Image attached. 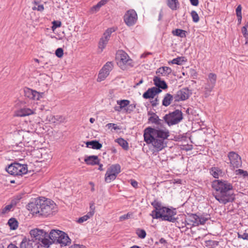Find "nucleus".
Listing matches in <instances>:
<instances>
[{
    "mask_svg": "<svg viewBox=\"0 0 248 248\" xmlns=\"http://www.w3.org/2000/svg\"><path fill=\"white\" fill-rule=\"evenodd\" d=\"M212 187L215 190L213 195L220 203L226 204L231 202L233 198L229 193L232 189V186L228 182L219 180H215L212 183Z\"/></svg>",
    "mask_w": 248,
    "mask_h": 248,
    "instance_id": "obj_1",
    "label": "nucleus"
},
{
    "mask_svg": "<svg viewBox=\"0 0 248 248\" xmlns=\"http://www.w3.org/2000/svg\"><path fill=\"white\" fill-rule=\"evenodd\" d=\"M56 207L55 203L48 199H38L29 203L28 209L33 214L47 216L52 213Z\"/></svg>",
    "mask_w": 248,
    "mask_h": 248,
    "instance_id": "obj_2",
    "label": "nucleus"
},
{
    "mask_svg": "<svg viewBox=\"0 0 248 248\" xmlns=\"http://www.w3.org/2000/svg\"><path fill=\"white\" fill-rule=\"evenodd\" d=\"M116 60L117 64L123 70L133 66L132 60L130 58L126 53L123 50L117 52Z\"/></svg>",
    "mask_w": 248,
    "mask_h": 248,
    "instance_id": "obj_3",
    "label": "nucleus"
},
{
    "mask_svg": "<svg viewBox=\"0 0 248 248\" xmlns=\"http://www.w3.org/2000/svg\"><path fill=\"white\" fill-rule=\"evenodd\" d=\"M30 233L35 240L41 241L45 247L48 248L51 245L50 240L47 238V232L43 230L34 229L31 230Z\"/></svg>",
    "mask_w": 248,
    "mask_h": 248,
    "instance_id": "obj_4",
    "label": "nucleus"
},
{
    "mask_svg": "<svg viewBox=\"0 0 248 248\" xmlns=\"http://www.w3.org/2000/svg\"><path fill=\"white\" fill-rule=\"evenodd\" d=\"M155 218H161L162 220H167L171 222H174L176 218L174 217L176 213L172 210L163 207L160 211L154 212Z\"/></svg>",
    "mask_w": 248,
    "mask_h": 248,
    "instance_id": "obj_5",
    "label": "nucleus"
},
{
    "mask_svg": "<svg viewBox=\"0 0 248 248\" xmlns=\"http://www.w3.org/2000/svg\"><path fill=\"white\" fill-rule=\"evenodd\" d=\"M6 171L13 175H22L28 172V168L26 164H21L14 163L10 165L6 169Z\"/></svg>",
    "mask_w": 248,
    "mask_h": 248,
    "instance_id": "obj_6",
    "label": "nucleus"
},
{
    "mask_svg": "<svg viewBox=\"0 0 248 248\" xmlns=\"http://www.w3.org/2000/svg\"><path fill=\"white\" fill-rule=\"evenodd\" d=\"M182 119V113L178 109L168 114H166L164 117L165 121L169 126L178 124Z\"/></svg>",
    "mask_w": 248,
    "mask_h": 248,
    "instance_id": "obj_7",
    "label": "nucleus"
},
{
    "mask_svg": "<svg viewBox=\"0 0 248 248\" xmlns=\"http://www.w3.org/2000/svg\"><path fill=\"white\" fill-rule=\"evenodd\" d=\"M121 172V166L119 164H114L110 166L105 174V182L109 183L114 180L117 175Z\"/></svg>",
    "mask_w": 248,
    "mask_h": 248,
    "instance_id": "obj_8",
    "label": "nucleus"
},
{
    "mask_svg": "<svg viewBox=\"0 0 248 248\" xmlns=\"http://www.w3.org/2000/svg\"><path fill=\"white\" fill-rule=\"evenodd\" d=\"M113 67V65L111 62H107L100 71L97 81L100 82L104 80L108 76Z\"/></svg>",
    "mask_w": 248,
    "mask_h": 248,
    "instance_id": "obj_9",
    "label": "nucleus"
},
{
    "mask_svg": "<svg viewBox=\"0 0 248 248\" xmlns=\"http://www.w3.org/2000/svg\"><path fill=\"white\" fill-rule=\"evenodd\" d=\"M137 20V15L134 10L128 11L124 16V21L128 26L134 25Z\"/></svg>",
    "mask_w": 248,
    "mask_h": 248,
    "instance_id": "obj_10",
    "label": "nucleus"
},
{
    "mask_svg": "<svg viewBox=\"0 0 248 248\" xmlns=\"http://www.w3.org/2000/svg\"><path fill=\"white\" fill-rule=\"evenodd\" d=\"M114 31L112 28L108 29L103 34V36L100 39L99 44L98 47L99 49L101 50V51H102L105 48L107 44L108 43V41L110 37L111 34Z\"/></svg>",
    "mask_w": 248,
    "mask_h": 248,
    "instance_id": "obj_11",
    "label": "nucleus"
},
{
    "mask_svg": "<svg viewBox=\"0 0 248 248\" xmlns=\"http://www.w3.org/2000/svg\"><path fill=\"white\" fill-rule=\"evenodd\" d=\"M230 163L234 168H239L241 166L242 161L240 156L234 152H230L228 155Z\"/></svg>",
    "mask_w": 248,
    "mask_h": 248,
    "instance_id": "obj_12",
    "label": "nucleus"
},
{
    "mask_svg": "<svg viewBox=\"0 0 248 248\" xmlns=\"http://www.w3.org/2000/svg\"><path fill=\"white\" fill-rule=\"evenodd\" d=\"M189 95L190 92L189 90L184 88L177 92L174 96V98L175 101H184L188 99Z\"/></svg>",
    "mask_w": 248,
    "mask_h": 248,
    "instance_id": "obj_13",
    "label": "nucleus"
},
{
    "mask_svg": "<svg viewBox=\"0 0 248 248\" xmlns=\"http://www.w3.org/2000/svg\"><path fill=\"white\" fill-rule=\"evenodd\" d=\"M154 128L151 127H148L144 130V141L147 144L152 143L154 138Z\"/></svg>",
    "mask_w": 248,
    "mask_h": 248,
    "instance_id": "obj_14",
    "label": "nucleus"
},
{
    "mask_svg": "<svg viewBox=\"0 0 248 248\" xmlns=\"http://www.w3.org/2000/svg\"><path fill=\"white\" fill-rule=\"evenodd\" d=\"M161 90L156 87L149 88L143 94V98L145 99L153 98L157 94L161 92Z\"/></svg>",
    "mask_w": 248,
    "mask_h": 248,
    "instance_id": "obj_15",
    "label": "nucleus"
},
{
    "mask_svg": "<svg viewBox=\"0 0 248 248\" xmlns=\"http://www.w3.org/2000/svg\"><path fill=\"white\" fill-rule=\"evenodd\" d=\"M154 138L166 140L169 136V132L166 129H157L154 128Z\"/></svg>",
    "mask_w": 248,
    "mask_h": 248,
    "instance_id": "obj_16",
    "label": "nucleus"
},
{
    "mask_svg": "<svg viewBox=\"0 0 248 248\" xmlns=\"http://www.w3.org/2000/svg\"><path fill=\"white\" fill-rule=\"evenodd\" d=\"M157 151H160L167 146L165 140L154 138L151 143Z\"/></svg>",
    "mask_w": 248,
    "mask_h": 248,
    "instance_id": "obj_17",
    "label": "nucleus"
},
{
    "mask_svg": "<svg viewBox=\"0 0 248 248\" xmlns=\"http://www.w3.org/2000/svg\"><path fill=\"white\" fill-rule=\"evenodd\" d=\"M38 247L36 242L32 240L27 239L24 238L20 245V248H37Z\"/></svg>",
    "mask_w": 248,
    "mask_h": 248,
    "instance_id": "obj_18",
    "label": "nucleus"
},
{
    "mask_svg": "<svg viewBox=\"0 0 248 248\" xmlns=\"http://www.w3.org/2000/svg\"><path fill=\"white\" fill-rule=\"evenodd\" d=\"M60 232H62V231L58 230H52L49 234H47V238L49 240H50L51 245L52 243H56L57 241H58V239L60 238Z\"/></svg>",
    "mask_w": 248,
    "mask_h": 248,
    "instance_id": "obj_19",
    "label": "nucleus"
},
{
    "mask_svg": "<svg viewBox=\"0 0 248 248\" xmlns=\"http://www.w3.org/2000/svg\"><path fill=\"white\" fill-rule=\"evenodd\" d=\"M60 238L58 239L56 244H60L62 246H65L71 243V240L64 232H60Z\"/></svg>",
    "mask_w": 248,
    "mask_h": 248,
    "instance_id": "obj_20",
    "label": "nucleus"
},
{
    "mask_svg": "<svg viewBox=\"0 0 248 248\" xmlns=\"http://www.w3.org/2000/svg\"><path fill=\"white\" fill-rule=\"evenodd\" d=\"M172 72L171 69L167 66H162L158 68L156 71V76L160 77L168 76Z\"/></svg>",
    "mask_w": 248,
    "mask_h": 248,
    "instance_id": "obj_21",
    "label": "nucleus"
},
{
    "mask_svg": "<svg viewBox=\"0 0 248 248\" xmlns=\"http://www.w3.org/2000/svg\"><path fill=\"white\" fill-rule=\"evenodd\" d=\"M34 113L35 112L34 110L31 109L29 108H24L16 111V115L18 117H24Z\"/></svg>",
    "mask_w": 248,
    "mask_h": 248,
    "instance_id": "obj_22",
    "label": "nucleus"
},
{
    "mask_svg": "<svg viewBox=\"0 0 248 248\" xmlns=\"http://www.w3.org/2000/svg\"><path fill=\"white\" fill-rule=\"evenodd\" d=\"M176 226L180 229H183L182 231H186V229L191 227V224L188 222L187 219L186 217H183L181 220L177 221Z\"/></svg>",
    "mask_w": 248,
    "mask_h": 248,
    "instance_id": "obj_23",
    "label": "nucleus"
},
{
    "mask_svg": "<svg viewBox=\"0 0 248 248\" xmlns=\"http://www.w3.org/2000/svg\"><path fill=\"white\" fill-rule=\"evenodd\" d=\"M153 81L156 87L161 88L162 89H166L168 88V86L164 80H162L160 77L155 76L154 78Z\"/></svg>",
    "mask_w": 248,
    "mask_h": 248,
    "instance_id": "obj_24",
    "label": "nucleus"
},
{
    "mask_svg": "<svg viewBox=\"0 0 248 248\" xmlns=\"http://www.w3.org/2000/svg\"><path fill=\"white\" fill-rule=\"evenodd\" d=\"M85 162L88 165H96L99 164V161L97 156L91 155L85 158L84 159Z\"/></svg>",
    "mask_w": 248,
    "mask_h": 248,
    "instance_id": "obj_25",
    "label": "nucleus"
},
{
    "mask_svg": "<svg viewBox=\"0 0 248 248\" xmlns=\"http://www.w3.org/2000/svg\"><path fill=\"white\" fill-rule=\"evenodd\" d=\"M214 87L215 85L207 82H206L205 84L204 87H203V89L204 95L205 97H207L210 95V93L211 92L213 91Z\"/></svg>",
    "mask_w": 248,
    "mask_h": 248,
    "instance_id": "obj_26",
    "label": "nucleus"
},
{
    "mask_svg": "<svg viewBox=\"0 0 248 248\" xmlns=\"http://www.w3.org/2000/svg\"><path fill=\"white\" fill-rule=\"evenodd\" d=\"M211 174L215 178H218L219 176H223L224 172L218 168H212L210 169Z\"/></svg>",
    "mask_w": 248,
    "mask_h": 248,
    "instance_id": "obj_27",
    "label": "nucleus"
},
{
    "mask_svg": "<svg viewBox=\"0 0 248 248\" xmlns=\"http://www.w3.org/2000/svg\"><path fill=\"white\" fill-rule=\"evenodd\" d=\"M86 144L87 147H91L93 149H100L102 147V144L100 143L98 141L96 140H92L91 141H87L86 142Z\"/></svg>",
    "mask_w": 248,
    "mask_h": 248,
    "instance_id": "obj_28",
    "label": "nucleus"
},
{
    "mask_svg": "<svg viewBox=\"0 0 248 248\" xmlns=\"http://www.w3.org/2000/svg\"><path fill=\"white\" fill-rule=\"evenodd\" d=\"M188 222L191 224V226H198L199 225V217L196 215L192 214L189 216V218H187Z\"/></svg>",
    "mask_w": 248,
    "mask_h": 248,
    "instance_id": "obj_29",
    "label": "nucleus"
},
{
    "mask_svg": "<svg viewBox=\"0 0 248 248\" xmlns=\"http://www.w3.org/2000/svg\"><path fill=\"white\" fill-rule=\"evenodd\" d=\"M115 141L117 142L124 150H128L129 149L128 142L123 138H118L115 140Z\"/></svg>",
    "mask_w": 248,
    "mask_h": 248,
    "instance_id": "obj_30",
    "label": "nucleus"
},
{
    "mask_svg": "<svg viewBox=\"0 0 248 248\" xmlns=\"http://www.w3.org/2000/svg\"><path fill=\"white\" fill-rule=\"evenodd\" d=\"M172 99L173 96L170 93H167L163 100L162 105L165 107L168 106L170 104Z\"/></svg>",
    "mask_w": 248,
    "mask_h": 248,
    "instance_id": "obj_31",
    "label": "nucleus"
},
{
    "mask_svg": "<svg viewBox=\"0 0 248 248\" xmlns=\"http://www.w3.org/2000/svg\"><path fill=\"white\" fill-rule=\"evenodd\" d=\"M33 6L32 7V9L34 11L37 10L39 12H42L44 10V7L43 4H40V2L38 1L34 0L32 2Z\"/></svg>",
    "mask_w": 248,
    "mask_h": 248,
    "instance_id": "obj_32",
    "label": "nucleus"
},
{
    "mask_svg": "<svg viewBox=\"0 0 248 248\" xmlns=\"http://www.w3.org/2000/svg\"><path fill=\"white\" fill-rule=\"evenodd\" d=\"M152 205L154 207V208H155V210H153L152 212V213L151 214V216H152V217H153V218H155V216H154L155 215L154 212L160 211L161 209H162V208H163V207H162L161 206L160 203H158V202H156L155 201L154 202H153L152 203Z\"/></svg>",
    "mask_w": 248,
    "mask_h": 248,
    "instance_id": "obj_33",
    "label": "nucleus"
},
{
    "mask_svg": "<svg viewBox=\"0 0 248 248\" xmlns=\"http://www.w3.org/2000/svg\"><path fill=\"white\" fill-rule=\"evenodd\" d=\"M217 76L216 74L212 73H210L208 76L206 82L215 86L217 81Z\"/></svg>",
    "mask_w": 248,
    "mask_h": 248,
    "instance_id": "obj_34",
    "label": "nucleus"
},
{
    "mask_svg": "<svg viewBox=\"0 0 248 248\" xmlns=\"http://www.w3.org/2000/svg\"><path fill=\"white\" fill-rule=\"evenodd\" d=\"M8 224L12 230H15L18 227V223L15 218H10L8 220Z\"/></svg>",
    "mask_w": 248,
    "mask_h": 248,
    "instance_id": "obj_35",
    "label": "nucleus"
},
{
    "mask_svg": "<svg viewBox=\"0 0 248 248\" xmlns=\"http://www.w3.org/2000/svg\"><path fill=\"white\" fill-rule=\"evenodd\" d=\"M15 204L16 203L14 202V201H12L10 204L6 205L5 207L0 210V213L1 215L8 213Z\"/></svg>",
    "mask_w": 248,
    "mask_h": 248,
    "instance_id": "obj_36",
    "label": "nucleus"
},
{
    "mask_svg": "<svg viewBox=\"0 0 248 248\" xmlns=\"http://www.w3.org/2000/svg\"><path fill=\"white\" fill-rule=\"evenodd\" d=\"M93 215V211L89 212L86 215L78 218V222L79 223H83L92 217Z\"/></svg>",
    "mask_w": 248,
    "mask_h": 248,
    "instance_id": "obj_37",
    "label": "nucleus"
},
{
    "mask_svg": "<svg viewBox=\"0 0 248 248\" xmlns=\"http://www.w3.org/2000/svg\"><path fill=\"white\" fill-rule=\"evenodd\" d=\"M178 5L177 0H168V5L172 10H176Z\"/></svg>",
    "mask_w": 248,
    "mask_h": 248,
    "instance_id": "obj_38",
    "label": "nucleus"
},
{
    "mask_svg": "<svg viewBox=\"0 0 248 248\" xmlns=\"http://www.w3.org/2000/svg\"><path fill=\"white\" fill-rule=\"evenodd\" d=\"M186 31L181 29H176L172 31V34L174 35L179 36L180 37H186Z\"/></svg>",
    "mask_w": 248,
    "mask_h": 248,
    "instance_id": "obj_39",
    "label": "nucleus"
},
{
    "mask_svg": "<svg viewBox=\"0 0 248 248\" xmlns=\"http://www.w3.org/2000/svg\"><path fill=\"white\" fill-rule=\"evenodd\" d=\"M107 2V0H102L99 1L96 5H94L92 8V11L93 12H96L98 11L100 7L103 5H105Z\"/></svg>",
    "mask_w": 248,
    "mask_h": 248,
    "instance_id": "obj_40",
    "label": "nucleus"
},
{
    "mask_svg": "<svg viewBox=\"0 0 248 248\" xmlns=\"http://www.w3.org/2000/svg\"><path fill=\"white\" fill-rule=\"evenodd\" d=\"M117 103L118 105L120 106V108L122 109H125V108H126V107L129 104L130 101L128 100H118Z\"/></svg>",
    "mask_w": 248,
    "mask_h": 248,
    "instance_id": "obj_41",
    "label": "nucleus"
},
{
    "mask_svg": "<svg viewBox=\"0 0 248 248\" xmlns=\"http://www.w3.org/2000/svg\"><path fill=\"white\" fill-rule=\"evenodd\" d=\"M43 93H39L34 90L33 93L32 94V98H31V99L34 100H39L41 98L43 97Z\"/></svg>",
    "mask_w": 248,
    "mask_h": 248,
    "instance_id": "obj_42",
    "label": "nucleus"
},
{
    "mask_svg": "<svg viewBox=\"0 0 248 248\" xmlns=\"http://www.w3.org/2000/svg\"><path fill=\"white\" fill-rule=\"evenodd\" d=\"M149 120L150 122H152V123H155L156 124H159L160 121H161L159 119L158 117L155 114H154L153 116H151L149 118Z\"/></svg>",
    "mask_w": 248,
    "mask_h": 248,
    "instance_id": "obj_43",
    "label": "nucleus"
},
{
    "mask_svg": "<svg viewBox=\"0 0 248 248\" xmlns=\"http://www.w3.org/2000/svg\"><path fill=\"white\" fill-rule=\"evenodd\" d=\"M34 90L29 88H26L24 90L25 96L31 99L32 98V94L33 93Z\"/></svg>",
    "mask_w": 248,
    "mask_h": 248,
    "instance_id": "obj_44",
    "label": "nucleus"
},
{
    "mask_svg": "<svg viewBox=\"0 0 248 248\" xmlns=\"http://www.w3.org/2000/svg\"><path fill=\"white\" fill-rule=\"evenodd\" d=\"M136 233L138 235L139 237L141 239L144 238L146 235V232L144 230L140 229L137 230Z\"/></svg>",
    "mask_w": 248,
    "mask_h": 248,
    "instance_id": "obj_45",
    "label": "nucleus"
},
{
    "mask_svg": "<svg viewBox=\"0 0 248 248\" xmlns=\"http://www.w3.org/2000/svg\"><path fill=\"white\" fill-rule=\"evenodd\" d=\"M235 173H236V175H239L242 176L244 178L247 177H248V172L247 171L244 170H241V169L237 170L235 171Z\"/></svg>",
    "mask_w": 248,
    "mask_h": 248,
    "instance_id": "obj_46",
    "label": "nucleus"
},
{
    "mask_svg": "<svg viewBox=\"0 0 248 248\" xmlns=\"http://www.w3.org/2000/svg\"><path fill=\"white\" fill-rule=\"evenodd\" d=\"M191 16L192 17L193 21L194 22H197L199 21V17L195 11H192L191 12Z\"/></svg>",
    "mask_w": 248,
    "mask_h": 248,
    "instance_id": "obj_47",
    "label": "nucleus"
},
{
    "mask_svg": "<svg viewBox=\"0 0 248 248\" xmlns=\"http://www.w3.org/2000/svg\"><path fill=\"white\" fill-rule=\"evenodd\" d=\"M183 62L182 57H177L175 59H173L170 63H171L172 64H176L178 65H180L182 64V62Z\"/></svg>",
    "mask_w": 248,
    "mask_h": 248,
    "instance_id": "obj_48",
    "label": "nucleus"
},
{
    "mask_svg": "<svg viewBox=\"0 0 248 248\" xmlns=\"http://www.w3.org/2000/svg\"><path fill=\"white\" fill-rule=\"evenodd\" d=\"M136 108V105H134V104H131V105H128V106H127L126 107V108H125V111L127 113H130L131 112H132V111L134 110V109L135 108Z\"/></svg>",
    "mask_w": 248,
    "mask_h": 248,
    "instance_id": "obj_49",
    "label": "nucleus"
},
{
    "mask_svg": "<svg viewBox=\"0 0 248 248\" xmlns=\"http://www.w3.org/2000/svg\"><path fill=\"white\" fill-rule=\"evenodd\" d=\"M55 54L58 58H62L63 55V50L62 48H57L55 51Z\"/></svg>",
    "mask_w": 248,
    "mask_h": 248,
    "instance_id": "obj_50",
    "label": "nucleus"
},
{
    "mask_svg": "<svg viewBox=\"0 0 248 248\" xmlns=\"http://www.w3.org/2000/svg\"><path fill=\"white\" fill-rule=\"evenodd\" d=\"M132 216V214L130 213H128L127 214L124 215L120 217V220L123 221L124 220L128 219Z\"/></svg>",
    "mask_w": 248,
    "mask_h": 248,
    "instance_id": "obj_51",
    "label": "nucleus"
},
{
    "mask_svg": "<svg viewBox=\"0 0 248 248\" xmlns=\"http://www.w3.org/2000/svg\"><path fill=\"white\" fill-rule=\"evenodd\" d=\"M106 126L108 127V129H113L114 130H119L120 128L116 125L115 124L109 123L107 124Z\"/></svg>",
    "mask_w": 248,
    "mask_h": 248,
    "instance_id": "obj_52",
    "label": "nucleus"
},
{
    "mask_svg": "<svg viewBox=\"0 0 248 248\" xmlns=\"http://www.w3.org/2000/svg\"><path fill=\"white\" fill-rule=\"evenodd\" d=\"M207 220H208V218L202 217H199V225H203Z\"/></svg>",
    "mask_w": 248,
    "mask_h": 248,
    "instance_id": "obj_53",
    "label": "nucleus"
},
{
    "mask_svg": "<svg viewBox=\"0 0 248 248\" xmlns=\"http://www.w3.org/2000/svg\"><path fill=\"white\" fill-rule=\"evenodd\" d=\"M238 237L244 240H248V233H243L242 234L238 233Z\"/></svg>",
    "mask_w": 248,
    "mask_h": 248,
    "instance_id": "obj_54",
    "label": "nucleus"
},
{
    "mask_svg": "<svg viewBox=\"0 0 248 248\" xmlns=\"http://www.w3.org/2000/svg\"><path fill=\"white\" fill-rule=\"evenodd\" d=\"M52 24H53L52 28H56L59 27L61 26V22L57 21H54L52 22Z\"/></svg>",
    "mask_w": 248,
    "mask_h": 248,
    "instance_id": "obj_55",
    "label": "nucleus"
},
{
    "mask_svg": "<svg viewBox=\"0 0 248 248\" xmlns=\"http://www.w3.org/2000/svg\"><path fill=\"white\" fill-rule=\"evenodd\" d=\"M55 119L60 123H62L65 120V118L62 116H56Z\"/></svg>",
    "mask_w": 248,
    "mask_h": 248,
    "instance_id": "obj_56",
    "label": "nucleus"
},
{
    "mask_svg": "<svg viewBox=\"0 0 248 248\" xmlns=\"http://www.w3.org/2000/svg\"><path fill=\"white\" fill-rule=\"evenodd\" d=\"M241 10H242V7L240 5H239L236 9V16L242 15Z\"/></svg>",
    "mask_w": 248,
    "mask_h": 248,
    "instance_id": "obj_57",
    "label": "nucleus"
},
{
    "mask_svg": "<svg viewBox=\"0 0 248 248\" xmlns=\"http://www.w3.org/2000/svg\"><path fill=\"white\" fill-rule=\"evenodd\" d=\"M242 32L244 36L248 35L247 27H246V26L243 27V28H242Z\"/></svg>",
    "mask_w": 248,
    "mask_h": 248,
    "instance_id": "obj_58",
    "label": "nucleus"
},
{
    "mask_svg": "<svg viewBox=\"0 0 248 248\" xmlns=\"http://www.w3.org/2000/svg\"><path fill=\"white\" fill-rule=\"evenodd\" d=\"M69 248H86L83 245L75 244V245L71 246Z\"/></svg>",
    "mask_w": 248,
    "mask_h": 248,
    "instance_id": "obj_59",
    "label": "nucleus"
},
{
    "mask_svg": "<svg viewBox=\"0 0 248 248\" xmlns=\"http://www.w3.org/2000/svg\"><path fill=\"white\" fill-rule=\"evenodd\" d=\"M131 184L135 188L138 186V183L134 180H131Z\"/></svg>",
    "mask_w": 248,
    "mask_h": 248,
    "instance_id": "obj_60",
    "label": "nucleus"
},
{
    "mask_svg": "<svg viewBox=\"0 0 248 248\" xmlns=\"http://www.w3.org/2000/svg\"><path fill=\"white\" fill-rule=\"evenodd\" d=\"M192 5L194 6H197L199 4V0H190Z\"/></svg>",
    "mask_w": 248,
    "mask_h": 248,
    "instance_id": "obj_61",
    "label": "nucleus"
},
{
    "mask_svg": "<svg viewBox=\"0 0 248 248\" xmlns=\"http://www.w3.org/2000/svg\"><path fill=\"white\" fill-rule=\"evenodd\" d=\"M94 210H95V207L94 206V204L93 203L91 204L90 205V211L89 212L93 211V214H94Z\"/></svg>",
    "mask_w": 248,
    "mask_h": 248,
    "instance_id": "obj_62",
    "label": "nucleus"
},
{
    "mask_svg": "<svg viewBox=\"0 0 248 248\" xmlns=\"http://www.w3.org/2000/svg\"><path fill=\"white\" fill-rule=\"evenodd\" d=\"M114 109L115 111H121V110L122 109L121 108H120V106L119 105L118 106H115L114 108Z\"/></svg>",
    "mask_w": 248,
    "mask_h": 248,
    "instance_id": "obj_63",
    "label": "nucleus"
},
{
    "mask_svg": "<svg viewBox=\"0 0 248 248\" xmlns=\"http://www.w3.org/2000/svg\"><path fill=\"white\" fill-rule=\"evenodd\" d=\"M7 248H19L16 247L14 244H10V245H8Z\"/></svg>",
    "mask_w": 248,
    "mask_h": 248,
    "instance_id": "obj_64",
    "label": "nucleus"
}]
</instances>
